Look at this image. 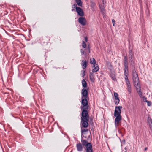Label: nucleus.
I'll list each match as a JSON object with an SVG mask.
<instances>
[{
  "instance_id": "obj_19",
  "label": "nucleus",
  "mask_w": 152,
  "mask_h": 152,
  "mask_svg": "<svg viewBox=\"0 0 152 152\" xmlns=\"http://www.w3.org/2000/svg\"><path fill=\"white\" fill-rule=\"evenodd\" d=\"M82 84L84 88H86L87 86V83L84 79H83L82 80Z\"/></svg>"
},
{
  "instance_id": "obj_34",
  "label": "nucleus",
  "mask_w": 152,
  "mask_h": 152,
  "mask_svg": "<svg viewBox=\"0 0 152 152\" xmlns=\"http://www.w3.org/2000/svg\"><path fill=\"white\" fill-rule=\"evenodd\" d=\"M151 126H150V129L152 131V124H151Z\"/></svg>"
},
{
  "instance_id": "obj_32",
  "label": "nucleus",
  "mask_w": 152,
  "mask_h": 152,
  "mask_svg": "<svg viewBox=\"0 0 152 152\" xmlns=\"http://www.w3.org/2000/svg\"><path fill=\"white\" fill-rule=\"evenodd\" d=\"M143 101L145 102H146L148 101L147 100L146 98H145V97H144V98H143Z\"/></svg>"
},
{
  "instance_id": "obj_5",
  "label": "nucleus",
  "mask_w": 152,
  "mask_h": 152,
  "mask_svg": "<svg viewBox=\"0 0 152 152\" xmlns=\"http://www.w3.org/2000/svg\"><path fill=\"white\" fill-rule=\"evenodd\" d=\"M106 1L105 0H102V2L99 4V7L102 13L104 14L105 13V10L104 8L105 7Z\"/></svg>"
},
{
  "instance_id": "obj_9",
  "label": "nucleus",
  "mask_w": 152,
  "mask_h": 152,
  "mask_svg": "<svg viewBox=\"0 0 152 152\" xmlns=\"http://www.w3.org/2000/svg\"><path fill=\"white\" fill-rule=\"evenodd\" d=\"M114 102L115 104H118L119 102V99L118 98V94L115 92L114 93Z\"/></svg>"
},
{
  "instance_id": "obj_17",
  "label": "nucleus",
  "mask_w": 152,
  "mask_h": 152,
  "mask_svg": "<svg viewBox=\"0 0 152 152\" xmlns=\"http://www.w3.org/2000/svg\"><path fill=\"white\" fill-rule=\"evenodd\" d=\"M128 66L127 57L126 56L124 58V66Z\"/></svg>"
},
{
  "instance_id": "obj_12",
  "label": "nucleus",
  "mask_w": 152,
  "mask_h": 152,
  "mask_svg": "<svg viewBox=\"0 0 152 152\" xmlns=\"http://www.w3.org/2000/svg\"><path fill=\"white\" fill-rule=\"evenodd\" d=\"M126 84L127 86V90L129 94H130L131 92V85L129 81H128L126 82Z\"/></svg>"
},
{
  "instance_id": "obj_31",
  "label": "nucleus",
  "mask_w": 152,
  "mask_h": 152,
  "mask_svg": "<svg viewBox=\"0 0 152 152\" xmlns=\"http://www.w3.org/2000/svg\"><path fill=\"white\" fill-rule=\"evenodd\" d=\"M80 52L81 54L82 55H83L84 54V52L83 49H81L80 50Z\"/></svg>"
},
{
  "instance_id": "obj_14",
  "label": "nucleus",
  "mask_w": 152,
  "mask_h": 152,
  "mask_svg": "<svg viewBox=\"0 0 152 152\" xmlns=\"http://www.w3.org/2000/svg\"><path fill=\"white\" fill-rule=\"evenodd\" d=\"M90 63L91 64H92L93 65V67H95V65L96 64V61L94 58H91L90 59Z\"/></svg>"
},
{
  "instance_id": "obj_37",
  "label": "nucleus",
  "mask_w": 152,
  "mask_h": 152,
  "mask_svg": "<svg viewBox=\"0 0 152 152\" xmlns=\"http://www.w3.org/2000/svg\"><path fill=\"white\" fill-rule=\"evenodd\" d=\"M147 148H145V150H147Z\"/></svg>"
},
{
  "instance_id": "obj_26",
  "label": "nucleus",
  "mask_w": 152,
  "mask_h": 152,
  "mask_svg": "<svg viewBox=\"0 0 152 152\" xmlns=\"http://www.w3.org/2000/svg\"><path fill=\"white\" fill-rule=\"evenodd\" d=\"M87 131H88L87 129H84L83 130H82L81 131L82 136L84 134V132H87Z\"/></svg>"
},
{
  "instance_id": "obj_13",
  "label": "nucleus",
  "mask_w": 152,
  "mask_h": 152,
  "mask_svg": "<svg viewBox=\"0 0 152 152\" xmlns=\"http://www.w3.org/2000/svg\"><path fill=\"white\" fill-rule=\"evenodd\" d=\"M82 62L81 65L82 68L83 69H85L87 66V62L86 60H82Z\"/></svg>"
},
{
  "instance_id": "obj_2",
  "label": "nucleus",
  "mask_w": 152,
  "mask_h": 152,
  "mask_svg": "<svg viewBox=\"0 0 152 152\" xmlns=\"http://www.w3.org/2000/svg\"><path fill=\"white\" fill-rule=\"evenodd\" d=\"M122 107L121 106H116L114 113V115L116 117L115 121V124L116 126H118L120 121L121 120L122 117L121 115V109Z\"/></svg>"
},
{
  "instance_id": "obj_28",
  "label": "nucleus",
  "mask_w": 152,
  "mask_h": 152,
  "mask_svg": "<svg viewBox=\"0 0 152 152\" xmlns=\"http://www.w3.org/2000/svg\"><path fill=\"white\" fill-rule=\"evenodd\" d=\"M81 75L83 76H84L85 75V71L84 70L82 71Z\"/></svg>"
},
{
  "instance_id": "obj_16",
  "label": "nucleus",
  "mask_w": 152,
  "mask_h": 152,
  "mask_svg": "<svg viewBox=\"0 0 152 152\" xmlns=\"http://www.w3.org/2000/svg\"><path fill=\"white\" fill-rule=\"evenodd\" d=\"M77 147L78 151H82L83 148L80 143H79L78 144H77Z\"/></svg>"
},
{
  "instance_id": "obj_20",
  "label": "nucleus",
  "mask_w": 152,
  "mask_h": 152,
  "mask_svg": "<svg viewBox=\"0 0 152 152\" xmlns=\"http://www.w3.org/2000/svg\"><path fill=\"white\" fill-rule=\"evenodd\" d=\"M124 75H129L128 74V66H124Z\"/></svg>"
},
{
  "instance_id": "obj_15",
  "label": "nucleus",
  "mask_w": 152,
  "mask_h": 152,
  "mask_svg": "<svg viewBox=\"0 0 152 152\" xmlns=\"http://www.w3.org/2000/svg\"><path fill=\"white\" fill-rule=\"evenodd\" d=\"M95 65V67H94V68L92 70V71L93 73L97 72L99 69V67L98 66L97 64Z\"/></svg>"
},
{
  "instance_id": "obj_23",
  "label": "nucleus",
  "mask_w": 152,
  "mask_h": 152,
  "mask_svg": "<svg viewBox=\"0 0 152 152\" xmlns=\"http://www.w3.org/2000/svg\"><path fill=\"white\" fill-rule=\"evenodd\" d=\"M148 123L149 124V126H151V124H152V121L151 118L148 117Z\"/></svg>"
},
{
  "instance_id": "obj_27",
  "label": "nucleus",
  "mask_w": 152,
  "mask_h": 152,
  "mask_svg": "<svg viewBox=\"0 0 152 152\" xmlns=\"http://www.w3.org/2000/svg\"><path fill=\"white\" fill-rule=\"evenodd\" d=\"M91 6L92 7H95L96 5L95 3L94 2H93L92 1L91 2Z\"/></svg>"
},
{
  "instance_id": "obj_38",
  "label": "nucleus",
  "mask_w": 152,
  "mask_h": 152,
  "mask_svg": "<svg viewBox=\"0 0 152 152\" xmlns=\"http://www.w3.org/2000/svg\"><path fill=\"white\" fill-rule=\"evenodd\" d=\"M126 152V151H125V152Z\"/></svg>"
},
{
  "instance_id": "obj_10",
  "label": "nucleus",
  "mask_w": 152,
  "mask_h": 152,
  "mask_svg": "<svg viewBox=\"0 0 152 152\" xmlns=\"http://www.w3.org/2000/svg\"><path fill=\"white\" fill-rule=\"evenodd\" d=\"M78 21L79 23L83 25H85L86 24V19L84 17H80L78 19Z\"/></svg>"
},
{
  "instance_id": "obj_4",
  "label": "nucleus",
  "mask_w": 152,
  "mask_h": 152,
  "mask_svg": "<svg viewBox=\"0 0 152 152\" xmlns=\"http://www.w3.org/2000/svg\"><path fill=\"white\" fill-rule=\"evenodd\" d=\"M82 99L81 103L82 105L81 107V109L88 110V101L86 99L87 98Z\"/></svg>"
},
{
  "instance_id": "obj_1",
  "label": "nucleus",
  "mask_w": 152,
  "mask_h": 152,
  "mask_svg": "<svg viewBox=\"0 0 152 152\" xmlns=\"http://www.w3.org/2000/svg\"><path fill=\"white\" fill-rule=\"evenodd\" d=\"M132 79L134 86L140 97H142V92L138 75L134 70L132 71Z\"/></svg>"
},
{
  "instance_id": "obj_8",
  "label": "nucleus",
  "mask_w": 152,
  "mask_h": 152,
  "mask_svg": "<svg viewBox=\"0 0 152 152\" xmlns=\"http://www.w3.org/2000/svg\"><path fill=\"white\" fill-rule=\"evenodd\" d=\"M76 12L79 16H84V12L82 9L79 7H76Z\"/></svg>"
},
{
  "instance_id": "obj_25",
  "label": "nucleus",
  "mask_w": 152,
  "mask_h": 152,
  "mask_svg": "<svg viewBox=\"0 0 152 152\" xmlns=\"http://www.w3.org/2000/svg\"><path fill=\"white\" fill-rule=\"evenodd\" d=\"M82 47L83 48H85L86 47V44L84 41H83L82 42Z\"/></svg>"
},
{
  "instance_id": "obj_36",
  "label": "nucleus",
  "mask_w": 152,
  "mask_h": 152,
  "mask_svg": "<svg viewBox=\"0 0 152 152\" xmlns=\"http://www.w3.org/2000/svg\"><path fill=\"white\" fill-rule=\"evenodd\" d=\"M131 53H132L131 51H130V52H129V54H131Z\"/></svg>"
},
{
  "instance_id": "obj_11",
  "label": "nucleus",
  "mask_w": 152,
  "mask_h": 152,
  "mask_svg": "<svg viewBox=\"0 0 152 152\" xmlns=\"http://www.w3.org/2000/svg\"><path fill=\"white\" fill-rule=\"evenodd\" d=\"M88 119H87L85 120H81L82 122V126L84 128L87 127L88 126Z\"/></svg>"
},
{
  "instance_id": "obj_21",
  "label": "nucleus",
  "mask_w": 152,
  "mask_h": 152,
  "mask_svg": "<svg viewBox=\"0 0 152 152\" xmlns=\"http://www.w3.org/2000/svg\"><path fill=\"white\" fill-rule=\"evenodd\" d=\"M75 1L78 5L80 6H82V2L81 0H76Z\"/></svg>"
},
{
  "instance_id": "obj_22",
  "label": "nucleus",
  "mask_w": 152,
  "mask_h": 152,
  "mask_svg": "<svg viewBox=\"0 0 152 152\" xmlns=\"http://www.w3.org/2000/svg\"><path fill=\"white\" fill-rule=\"evenodd\" d=\"M110 75L112 79L114 81H116V79L115 78V74L114 73H111L110 74Z\"/></svg>"
},
{
  "instance_id": "obj_24",
  "label": "nucleus",
  "mask_w": 152,
  "mask_h": 152,
  "mask_svg": "<svg viewBox=\"0 0 152 152\" xmlns=\"http://www.w3.org/2000/svg\"><path fill=\"white\" fill-rule=\"evenodd\" d=\"M128 75H124V78L126 82L129 81L128 78Z\"/></svg>"
},
{
  "instance_id": "obj_29",
  "label": "nucleus",
  "mask_w": 152,
  "mask_h": 152,
  "mask_svg": "<svg viewBox=\"0 0 152 152\" xmlns=\"http://www.w3.org/2000/svg\"><path fill=\"white\" fill-rule=\"evenodd\" d=\"M146 102L147 103L148 105V106H150L151 105V102L148 101H147V102Z\"/></svg>"
},
{
  "instance_id": "obj_18",
  "label": "nucleus",
  "mask_w": 152,
  "mask_h": 152,
  "mask_svg": "<svg viewBox=\"0 0 152 152\" xmlns=\"http://www.w3.org/2000/svg\"><path fill=\"white\" fill-rule=\"evenodd\" d=\"M89 77L90 80L92 81H93L94 80V75L92 73H90L89 74Z\"/></svg>"
},
{
  "instance_id": "obj_7",
  "label": "nucleus",
  "mask_w": 152,
  "mask_h": 152,
  "mask_svg": "<svg viewBox=\"0 0 152 152\" xmlns=\"http://www.w3.org/2000/svg\"><path fill=\"white\" fill-rule=\"evenodd\" d=\"M81 93L82 94V98H87L88 97V94L87 90L83 88L81 90Z\"/></svg>"
},
{
  "instance_id": "obj_6",
  "label": "nucleus",
  "mask_w": 152,
  "mask_h": 152,
  "mask_svg": "<svg viewBox=\"0 0 152 152\" xmlns=\"http://www.w3.org/2000/svg\"><path fill=\"white\" fill-rule=\"evenodd\" d=\"M83 110L82 113L81 120H86L88 119L89 116L88 115L87 110V109H82Z\"/></svg>"
},
{
  "instance_id": "obj_33",
  "label": "nucleus",
  "mask_w": 152,
  "mask_h": 152,
  "mask_svg": "<svg viewBox=\"0 0 152 152\" xmlns=\"http://www.w3.org/2000/svg\"><path fill=\"white\" fill-rule=\"evenodd\" d=\"M85 39L86 42H87V38L86 37H85Z\"/></svg>"
},
{
  "instance_id": "obj_30",
  "label": "nucleus",
  "mask_w": 152,
  "mask_h": 152,
  "mask_svg": "<svg viewBox=\"0 0 152 152\" xmlns=\"http://www.w3.org/2000/svg\"><path fill=\"white\" fill-rule=\"evenodd\" d=\"M112 22L113 23V26H114L115 25V22L114 20V19L112 20Z\"/></svg>"
},
{
  "instance_id": "obj_35",
  "label": "nucleus",
  "mask_w": 152,
  "mask_h": 152,
  "mask_svg": "<svg viewBox=\"0 0 152 152\" xmlns=\"http://www.w3.org/2000/svg\"><path fill=\"white\" fill-rule=\"evenodd\" d=\"M73 6L75 8H76V7H77V4H74L73 5Z\"/></svg>"
},
{
  "instance_id": "obj_3",
  "label": "nucleus",
  "mask_w": 152,
  "mask_h": 152,
  "mask_svg": "<svg viewBox=\"0 0 152 152\" xmlns=\"http://www.w3.org/2000/svg\"><path fill=\"white\" fill-rule=\"evenodd\" d=\"M82 143L83 146H85L86 148L87 152H93L92 145L91 143H88L85 140H82Z\"/></svg>"
}]
</instances>
